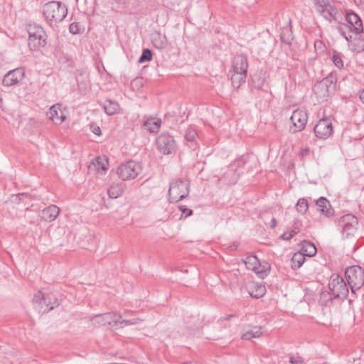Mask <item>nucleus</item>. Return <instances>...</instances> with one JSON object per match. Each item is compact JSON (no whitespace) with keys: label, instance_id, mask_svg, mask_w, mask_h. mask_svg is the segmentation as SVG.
<instances>
[{"label":"nucleus","instance_id":"nucleus-1","mask_svg":"<svg viewBox=\"0 0 364 364\" xmlns=\"http://www.w3.org/2000/svg\"><path fill=\"white\" fill-rule=\"evenodd\" d=\"M43 14L46 21L51 26L53 23L60 22L66 17L68 9L60 1H52L44 4Z\"/></svg>","mask_w":364,"mask_h":364},{"label":"nucleus","instance_id":"nucleus-2","mask_svg":"<svg viewBox=\"0 0 364 364\" xmlns=\"http://www.w3.org/2000/svg\"><path fill=\"white\" fill-rule=\"evenodd\" d=\"M345 276L353 294L364 285V269L360 266L347 267L345 270Z\"/></svg>","mask_w":364,"mask_h":364},{"label":"nucleus","instance_id":"nucleus-3","mask_svg":"<svg viewBox=\"0 0 364 364\" xmlns=\"http://www.w3.org/2000/svg\"><path fill=\"white\" fill-rule=\"evenodd\" d=\"M189 193V183L186 180L176 179L170 184L168 200L176 203L185 198Z\"/></svg>","mask_w":364,"mask_h":364},{"label":"nucleus","instance_id":"nucleus-4","mask_svg":"<svg viewBox=\"0 0 364 364\" xmlns=\"http://www.w3.org/2000/svg\"><path fill=\"white\" fill-rule=\"evenodd\" d=\"M142 168L139 163L129 161L122 164L117 169L118 176L123 181L135 178L141 172Z\"/></svg>","mask_w":364,"mask_h":364},{"label":"nucleus","instance_id":"nucleus-5","mask_svg":"<svg viewBox=\"0 0 364 364\" xmlns=\"http://www.w3.org/2000/svg\"><path fill=\"white\" fill-rule=\"evenodd\" d=\"M28 33V46L31 50H38L46 45V34L41 26L31 28Z\"/></svg>","mask_w":364,"mask_h":364},{"label":"nucleus","instance_id":"nucleus-6","mask_svg":"<svg viewBox=\"0 0 364 364\" xmlns=\"http://www.w3.org/2000/svg\"><path fill=\"white\" fill-rule=\"evenodd\" d=\"M328 285L334 298L345 299L348 296V287L342 277L333 274Z\"/></svg>","mask_w":364,"mask_h":364},{"label":"nucleus","instance_id":"nucleus-7","mask_svg":"<svg viewBox=\"0 0 364 364\" xmlns=\"http://www.w3.org/2000/svg\"><path fill=\"white\" fill-rule=\"evenodd\" d=\"M157 149L164 155L173 153L176 149V144L173 137L168 133L161 134L156 141Z\"/></svg>","mask_w":364,"mask_h":364},{"label":"nucleus","instance_id":"nucleus-8","mask_svg":"<svg viewBox=\"0 0 364 364\" xmlns=\"http://www.w3.org/2000/svg\"><path fill=\"white\" fill-rule=\"evenodd\" d=\"M338 223L342 228L341 233L343 237L345 238L353 235L357 230L358 220L351 214L343 215L340 218Z\"/></svg>","mask_w":364,"mask_h":364},{"label":"nucleus","instance_id":"nucleus-9","mask_svg":"<svg viewBox=\"0 0 364 364\" xmlns=\"http://www.w3.org/2000/svg\"><path fill=\"white\" fill-rule=\"evenodd\" d=\"M292 126L291 130L292 132H298L304 129L308 122V114L306 110L297 109L293 111L290 117Z\"/></svg>","mask_w":364,"mask_h":364},{"label":"nucleus","instance_id":"nucleus-10","mask_svg":"<svg viewBox=\"0 0 364 364\" xmlns=\"http://www.w3.org/2000/svg\"><path fill=\"white\" fill-rule=\"evenodd\" d=\"M316 137L319 139H327L333 133L332 122L330 118L323 117L318 120L314 127Z\"/></svg>","mask_w":364,"mask_h":364},{"label":"nucleus","instance_id":"nucleus-11","mask_svg":"<svg viewBox=\"0 0 364 364\" xmlns=\"http://www.w3.org/2000/svg\"><path fill=\"white\" fill-rule=\"evenodd\" d=\"M117 315L111 312L98 314L92 318V321L94 324L99 326L117 327L118 326Z\"/></svg>","mask_w":364,"mask_h":364},{"label":"nucleus","instance_id":"nucleus-12","mask_svg":"<svg viewBox=\"0 0 364 364\" xmlns=\"http://www.w3.org/2000/svg\"><path fill=\"white\" fill-rule=\"evenodd\" d=\"M317 11L326 20L331 21L336 15V9L332 6L329 0H315L314 1Z\"/></svg>","mask_w":364,"mask_h":364},{"label":"nucleus","instance_id":"nucleus-13","mask_svg":"<svg viewBox=\"0 0 364 364\" xmlns=\"http://www.w3.org/2000/svg\"><path fill=\"white\" fill-rule=\"evenodd\" d=\"M335 88V82L333 77H328L323 79L319 83L315 85L314 92L321 97H326L331 90Z\"/></svg>","mask_w":364,"mask_h":364},{"label":"nucleus","instance_id":"nucleus-14","mask_svg":"<svg viewBox=\"0 0 364 364\" xmlns=\"http://www.w3.org/2000/svg\"><path fill=\"white\" fill-rule=\"evenodd\" d=\"M24 77V72L22 68H16L9 71L3 78V85L6 87H10L17 84L23 80Z\"/></svg>","mask_w":364,"mask_h":364},{"label":"nucleus","instance_id":"nucleus-15","mask_svg":"<svg viewBox=\"0 0 364 364\" xmlns=\"http://www.w3.org/2000/svg\"><path fill=\"white\" fill-rule=\"evenodd\" d=\"M346 21L350 24L349 28L351 31L356 34H360L363 32V23L359 17L354 12H349L346 14Z\"/></svg>","mask_w":364,"mask_h":364},{"label":"nucleus","instance_id":"nucleus-16","mask_svg":"<svg viewBox=\"0 0 364 364\" xmlns=\"http://www.w3.org/2000/svg\"><path fill=\"white\" fill-rule=\"evenodd\" d=\"M47 116L55 124H62L66 119V115L60 104L53 105L47 113Z\"/></svg>","mask_w":364,"mask_h":364},{"label":"nucleus","instance_id":"nucleus-17","mask_svg":"<svg viewBox=\"0 0 364 364\" xmlns=\"http://www.w3.org/2000/svg\"><path fill=\"white\" fill-rule=\"evenodd\" d=\"M43 306L39 307V311H42L43 313L48 312L55 308V306H58L60 304L59 299L57 296V294L54 292H50L46 294L44 298Z\"/></svg>","mask_w":364,"mask_h":364},{"label":"nucleus","instance_id":"nucleus-18","mask_svg":"<svg viewBox=\"0 0 364 364\" xmlns=\"http://www.w3.org/2000/svg\"><path fill=\"white\" fill-rule=\"evenodd\" d=\"M248 68L247 57L244 55H236L232 62L233 72H242L247 73Z\"/></svg>","mask_w":364,"mask_h":364},{"label":"nucleus","instance_id":"nucleus-19","mask_svg":"<svg viewBox=\"0 0 364 364\" xmlns=\"http://www.w3.org/2000/svg\"><path fill=\"white\" fill-rule=\"evenodd\" d=\"M151 41L153 46L159 50L164 49L168 45L166 36L157 31L151 33Z\"/></svg>","mask_w":364,"mask_h":364},{"label":"nucleus","instance_id":"nucleus-20","mask_svg":"<svg viewBox=\"0 0 364 364\" xmlns=\"http://www.w3.org/2000/svg\"><path fill=\"white\" fill-rule=\"evenodd\" d=\"M60 208L55 205H50L44 208L41 212V218L46 221H53L58 216Z\"/></svg>","mask_w":364,"mask_h":364},{"label":"nucleus","instance_id":"nucleus-21","mask_svg":"<svg viewBox=\"0 0 364 364\" xmlns=\"http://www.w3.org/2000/svg\"><path fill=\"white\" fill-rule=\"evenodd\" d=\"M316 205L318 207L320 212L327 217H330L333 214V209L329 201L324 197H321L316 200Z\"/></svg>","mask_w":364,"mask_h":364},{"label":"nucleus","instance_id":"nucleus-22","mask_svg":"<svg viewBox=\"0 0 364 364\" xmlns=\"http://www.w3.org/2000/svg\"><path fill=\"white\" fill-rule=\"evenodd\" d=\"M198 134L195 129L188 127L185 132V140L188 143V146L192 149H196L197 147V142L196 141Z\"/></svg>","mask_w":364,"mask_h":364},{"label":"nucleus","instance_id":"nucleus-23","mask_svg":"<svg viewBox=\"0 0 364 364\" xmlns=\"http://www.w3.org/2000/svg\"><path fill=\"white\" fill-rule=\"evenodd\" d=\"M104 110L108 115H113L118 112L119 105L116 101L106 100L104 102Z\"/></svg>","mask_w":364,"mask_h":364},{"label":"nucleus","instance_id":"nucleus-24","mask_svg":"<svg viewBox=\"0 0 364 364\" xmlns=\"http://www.w3.org/2000/svg\"><path fill=\"white\" fill-rule=\"evenodd\" d=\"M123 191L124 189L122 184L113 183L109 186L107 193L110 198L115 199L119 198L122 194Z\"/></svg>","mask_w":364,"mask_h":364},{"label":"nucleus","instance_id":"nucleus-25","mask_svg":"<svg viewBox=\"0 0 364 364\" xmlns=\"http://www.w3.org/2000/svg\"><path fill=\"white\" fill-rule=\"evenodd\" d=\"M301 253L305 257H311L316 254V248L311 242L304 241L302 244Z\"/></svg>","mask_w":364,"mask_h":364},{"label":"nucleus","instance_id":"nucleus-26","mask_svg":"<svg viewBox=\"0 0 364 364\" xmlns=\"http://www.w3.org/2000/svg\"><path fill=\"white\" fill-rule=\"evenodd\" d=\"M246 76L247 73H243L242 72H233L231 77L232 86L235 88L240 87L242 83L245 82Z\"/></svg>","mask_w":364,"mask_h":364},{"label":"nucleus","instance_id":"nucleus-27","mask_svg":"<svg viewBox=\"0 0 364 364\" xmlns=\"http://www.w3.org/2000/svg\"><path fill=\"white\" fill-rule=\"evenodd\" d=\"M161 126L160 119H149L144 122V127L147 129L150 132L154 133L158 132Z\"/></svg>","mask_w":364,"mask_h":364},{"label":"nucleus","instance_id":"nucleus-28","mask_svg":"<svg viewBox=\"0 0 364 364\" xmlns=\"http://www.w3.org/2000/svg\"><path fill=\"white\" fill-rule=\"evenodd\" d=\"M305 261V256L301 252L294 254L291 257V267L294 269L299 268Z\"/></svg>","mask_w":364,"mask_h":364},{"label":"nucleus","instance_id":"nucleus-29","mask_svg":"<svg viewBox=\"0 0 364 364\" xmlns=\"http://www.w3.org/2000/svg\"><path fill=\"white\" fill-rule=\"evenodd\" d=\"M240 176V173L236 170L230 168L224 174V178L228 183H235Z\"/></svg>","mask_w":364,"mask_h":364},{"label":"nucleus","instance_id":"nucleus-30","mask_svg":"<svg viewBox=\"0 0 364 364\" xmlns=\"http://www.w3.org/2000/svg\"><path fill=\"white\" fill-rule=\"evenodd\" d=\"M296 209L298 213L304 215L309 209L307 200L304 198H299L296 204Z\"/></svg>","mask_w":364,"mask_h":364},{"label":"nucleus","instance_id":"nucleus-31","mask_svg":"<svg viewBox=\"0 0 364 364\" xmlns=\"http://www.w3.org/2000/svg\"><path fill=\"white\" fill-rule=\"evenodd\" d=\"M121 318H122V315L118 314L117 315V318H118V326L117 327H119V328H122L123 326H129V325L139 324V323L141 322V319H140V318H133L131 320H126V319L121 320Z\"/></svg>","mask_w":364,"mask_h":364},{"label":"nucleus","instance_id":"nucleus-32","mask_svg":"<svg viewBox=\"0 0 364 364\" xmlns=\"http://www.w3.org/2000/svg\"><path fill=\"white\" fill-rule=\"evenodd\" d=\"M265 292L266 288L264 285H256L255 289H252L250 292V294L252 297L259 299L262 297Z\"/></svg>","mask_w":364,"mask_h":364},{"label":"nucleus","instance_id":"nucleus-33","mask_svg":"<svg viewBox=\"0 0 364 364\" xmlns=\"http://www.w3.org/2000/svg\"><path fill=\"white\" fill-rule=\"evenodd\" d=\"M46 294L42 291H39L37 294H36L33 298V303L36 305V308L39 310V307L43 306L44 298Z\"/></svg>","mask_w":364,"mask_h":364},{"label":"nucleus","instance_id":"nucleus-34","mask_svg":"<svg viewBox=\"0 0 364 364\" xmlns=\"http://www.w3.org/2000/svg\"><path fill=\"white\" fill-rule=\"evenodd\" d=\"M262 335V331L260 329L255 328L247 331L242 336V339L243 340H250L252 338H258Z\"/></svg>","mask_w":364,"mask_h":364},{"label":"nucleus","instance_id":"nucleus-35","mask_svg":"<svg viewBox=\"0 0 364 364\" xmlns=\"http://www.w3.org/2000/svg\"><path fill=\"white\" fill-rule=\"evenodd\" d=\"M92 164L97 170H102L105 171L107 169V162L105 163L100 156H97L92 160Z\"/></svg>","mask_w":364,"mask_h":364},{"label":"nucleus","instance_id":"nucleus-36","mask_svg":"<svg viewBox=\"0 0 364 364\" xmlns=\"http://www.w3.org/2000/svg\"><path fill=\"white\" fill-rule=\"evenodd\" d=\"M332 61L338 68L341 69L343 67V62L341 53L334 51L332 55Z\"/></svg>","mask_w":364,"mask_h":364},{"label":"nucleus","instance_id":"nucleus-37","mask_svg":"<svg viewBox=\"0 0 364 364\" xmlns=\"http://www.w3.org/2000/svg\"><path fill=\"white\" fill-rule=\"evenodd\" d=\"M152 59L151 50L149 48L144 49L139 59V63H142L146 61H150Z\"/></svg>","mask_w":364,"mask_h":364},{"label":"nucleus","instance_id":"nucleus-38","mask_svg":"<svg viewBox=\"0 0 364 364\" xmlns=\"http://www.w3.org/2000/svg\"><path fill=\"white\" fill-rule=\"evenodd\" d=\"M289 363L291 364H306L305 360L299 353L291 354L289 355Z\"/></svg>","mask_w":364,"mask_h":364},{"label":"nucleus","instance_id":"nucleus-39","mask_svg":"<svg viewBox=\"0 0 364 364\" xmlns=\"http://www.w3.org/2000/svg\"><path fill=\"white\" fill-rule=\"evenodd\" d=\"M245 263L247 266V268L249 269V266H257L259 263V260L256 256L252 255L246 258Z\"/></svg>","mask_w":364,"mask_h":364},{"label":"nucleus","instance_id":"nucleus-40","mask_svg":"<svg viewBox=\"0 0 364 364\" xmlns=\"http://www.w3.org/2000/svg\"><path fill=\"white\" fill-rule=\"evenodd\" d=\"M69 31L73 34H78L80 33V25L78 23H72L69 26Z\"/></svg>","mask_w":364,"mask_h":364},{"label":"nucleus","instance_id":"nucleus-41","mask_svg":"<svg viewBox=\"0 0 364 364\" xmlns=\"http://www.w3.org/2000/svg\"><path fill=\"white\" fill-rule=\"evenodd\" d=\"M249 269L254 271L257 274H262L264 272V267H262L259 263L257 266H249Z\"/></svg>","mask_w":364,"mask_h":364},{"label":"nucleus","instance_id":"nucleus-42","mask_svg":"<svg viewBox=\"0 0 364 364\" xmlns=\"http://www.w3.org/2000/svg\"><path fill=\"white\" fill-rule=\"evenodd\" d=\"M179 209L185 214L186 217L190 216L193 214V210L191 209L187 208L183 205H180Z\"/></svg>","mask_w":364,"mask_h":364},{"label":"nucleus","instance_id":"nucleus-43","mask_svg":"<svg viewBox=\"0 0 364 364\" xmlns=\"http://www.w3.org/2000/svg\"><path fill=\"white\" fill-rule=\"evenodd\" d=\"M92 132H93L95 134H96V135H97V136H100V135H101V134H102V132H101V129H100V128L98 126H95V127H92Z\"/></svg>","mask_w":364,"mask_h":364},{"label":"nucleus","instance_id":"nucleus-44","mask_svg":"<svg viewBox=\"0 0 364 364\" xmlns=\"http://www.w3.org/2000/svg\"><path fill=\"white\" fill-rule=\"evenodd\" d=\"M277 220L273 218L272 220H271V223H270V227L272 228H274L276 226H277Z\"/></svg>","mask_w":364,"mask_h":364},{"label":"nucleus","instance_id":"nucleus-45","mask_svg":"<svg viewBox=\"0 0 364 364\" xmlns=\"http://www.w3.org/2000/svg\"><path fill=\"white\" fill-rule=\"evenodd\" d=\"M295 234H296V232H294V231H292V232L289 234V235L288 237H284V235H282V237H283V239H284V240H290L291 237H294V235Z\"/></svg>","mask_w":364,"mask_h":364},{"label":"nucleus","instance_id":"nucleus-46","mask_svg":"<svg viewBox=\"0 0 364 364\" xmlns=\"http://www.w3.org/2000/svg\"><path fill=\"white\" fill-rule=\"evenodd\" d=\"M257 80L259 82L258 85H255V87L257 88V89H260L262 84H263V80H261L260 77H257Z\"/></svg>","mask_w":364,"mask_h":364},{"label":"nucleus","instance_id":"nucleus-47","mask_svg":"<svg viewBox=\"0 0 364 364\" xmlns=\"http://www.w3.org/2000/svg\"><path fill=\"white\" fill-rule=\"evenodd\" d=\"M360 99L361 102L364 104V89L360 92Z\"/></svg>","mask_w":364,"mask_h":364},{"label":"nucleus","instance_id":"nucleus-48","mask_svg":"<svg viewBox=\"0 0 364 364\" xmlns=\"http://www.w3.org/2000/svg\"><path fill=\"white\" fill-rule=\"evenodd\" d=\"M141 82V78H136L132 81L133 84H140Z\"/></svg>","mask_w":364,"mask_h":364},{"label":"nucleus","instance_id":"nucleus-49","mask_svg":"<svg viewBox=\"0 0 364 364\" xmlns=\"http://www.w3.org/2000/svg\"><path fill=\"white\" fill-rule=\"evenodd\" d=\"M235 315L234 314H229V315H227L226 316L224 317V320L225 321H228L230 320L231 318L234 317Z\"/></svg>","mask_w":364,"mask_h":364},{"label":"nucleus","instance_id":"nucleus-50","mask_svg":"<svg viewBox=\"0 0 364 364\" xmlns=\"http://www.w3.org/2000/svg\"><path fill=\"white\" fill-rule=\"evenodd\" d=\"M308 151H309V149H303V150L301 151V154H302L303 156H304L305 154H306L308 153Z\"/></svg>","mask_w":364,"mask_h":364},{"label":"nucleus","instance_id":"nucleus-51","mask_svg":"<svg viewBox=\"0 0 364 364\" xmlns=\"http://www.w3.org/2000/svg\"><path fill=\"white\" fill-rule=\"evenodd\" d=\"M344 37L346 39V41H351V38H352L351 36H345Z\"/></svg>","mask_w":364,"mask_h":364}]
</instances>
